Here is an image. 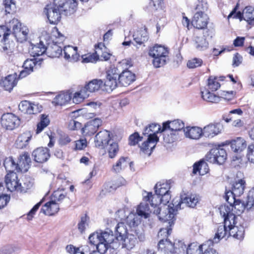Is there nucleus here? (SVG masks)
Instances as JSON below:
<instances>
[{"label":"nucleus","mask_w":254,"mask_h":254,"mask_svg":"<svg viewBox=\"0 0 254 254\" xmlns=\"http://www.w3.org/2000/svg\"><path fill=\"white\" fill-rule=\"evenodd\" d=\"M224 218V224H220L212 242L217 243L220 239L227 237L232 236L241 240L244 237L245 228L242 222L237 221L236 217L230 214L228 217L222 216Z\"/></svg>","instance_id":"1"},{"label":"nucleus","mask_w":254,"mask_h":254,"mask_svg":"<svg viewBox=\"0 0 254 254\" xmlns=\"http://www.w3.org/2000/svg\"><path fill=\"white\" fill-rule=\"evenodd\" d=\"M28 29L26 26H21V23L16 18H13L4 25L0 26V37L2 36V42L4 46L2 47L4 51H7L9 46L6 45V42L10 35L13 36L17 41L22 43L27 39Z\"/></svg>","instance_id":"2"},{"label":"nucleus","mask_w":254,"mask_h":254,"mask_svg":"<svg viewBox=\"0 0 254 254\" xmlns=\"http://www.w3.org/2000/svg\"><path fill=\"white\" fill-rule=\"evenodd\" d=\"M183 204L181 198H175L172 203L168 205L162 207H158L157 210L154 211L158 218L165 222L168 221L170 227L173 223V219L176 214V212L181 208V205Z\"/></svg>","instance_id":"3"},{"label":"nucleus","mask_w":254,"mask_h":254,"mask_svg":"<svg viewBox=\"0 0 254 254\" xmlns=\"http://www.w3.org/2000/svg\"><path fill=\"white\" fill-rule=\"evenodd\" d=\"M158 249L166 254H185L186 245L181 241L176 240L174 243L168 239H161L158 244Z\"/></svg>","instance_id":"4"},{"label":"nucleus","mask_w":254,"mask_h":254,"mask_svg":"<svg viewBox=\"0 0 254 254\" xmlns=\"http://www.w3.org/2000/svg\"><path fill=\"white\" fill-rule=\"evenodd\" d=\"M149 56L153 58L152 64L156 68H159L166 64L169 60V51L167 48L160 45H155L150 48Z\"/></svg>","instance_id":"5"},{"label":"nucleus","mask_w":254,"mask_h":254,"mask_svg":"<svg viewBox=\"0 0 254 254\" xmlns=\"http://www.w3.org/2000/svg\"><path fill=\"white\" fill-rule=\"evenodd\" d=\"M224 142L215 145L206 154L205 160L210 163L223 165L227 159L226 150L222 147Z\"/></svg>","instance_id":"6"},{"label":"nucleus","mask_w":254,"mask_h":254,"mask_svg":"<svg viewBox=\"0 0 254 254\" xmlns=\"http://www.w3.org/2000/svg\"><path fill=\"white\" fill-rule=\"evenodd\" d=\"M245 208H247L246 204H245L240 200L237 199L231 205H222L220 206L219 210L222 216L228 217L230 214H231L236 218L237 221L242 222L243 225V221L239 216V214L244 211Z\"/></svg>","instance_id":"7"},{"label":"nucleus","mask_w":254,"mask_h":254,"mask_svg":"<svg viewBox=\"0 0 254 254\" xmlns=\"http://www.w3.org/2000/svg\"><path fill=\"white\" fill-rule=\"evenodd\" d=\"M116 240L122 241L123 247L130 250L134 247L136 241V238L132 234H127V228L123 222L118 224L116 227Z\"/></svg>","instance_id":"8"},{"label":"nucleus","mask_w":254,"mask_h":254,"mask_svg":"<svg viewBox=\"0 0 254 254\" xmlns=\"http://www.w3.org/2000/svg\"><path fill=\"white\" fill-rule=\"evenodd\" d=\"M120 71L115 66H111L106 72V79L104 82L105 89L107 91H113L118 86L117 77L119 78Z\"/></svg>","instance_id":"9"},{"label":"nucleus","mask_w":254,"mask_h":254,"mask_svg":"<svg viewBox=\"0 0 254 254\" xmlns=\"http://www.w3.org/2000/svg\"><path fill=\"white\" fill-rule=\"evenodd\" d=\"M47 18L51 24H56L60 20L63 14L58 4L54 3V5H47L44 10Z\"/></svg>","instance_id":"10"},{"label":"nucleus","mask_w":254,"mask_h":254,"mask_svg":"<svg viewBox=\"0 0 254 254\" xmlns=\"http://www.w3.org/2000/svg\"><path fill=\"white\" fill-rule=\"evenodd\" d=\"M54 0V3L58 4L63 15H68L76 10L77 2L76 0Z\"/></svg>","instance_id":"11"},{"label":"nucleus","mask_w":254,"mask_h":254,"mask_svg":"<svg viewBox=\"0 0 254 254\" xmlns=\"http://www.w3.org/2000/svg\"><path fill=\"white\" fill-rule=\"evenodd\" d=\"M20 123V119L12 113L4 114L1 116V124L6 129L12 130L18 127Z\"/></svg>","instance_id":"12"},{"label":"nucleus","mask_w":254,"mask_h":254,"mask_svg":"<svg viewBox=\"0 0 254 254\" xmlns=\"http://www.w3.org/2000/svg\"><path fill=\"white\" fill-rule=\"evenodd\" d=\"M42 62L43 59L41 58L38 60L35 58L26 60L23 65L24 69L20 72L19 77L22 78L26 77L33 71V68L35 66L37 65L40 66Z\"/></svg>","instance_id":"13"},{"label":"nucleus","mask_w":254,"mask_h":254,"mask_svg":"<svg viewBox=\"0 0 254 254\" xmlns=\"http://www.w3.org/2000/svg\"><path fill=\"white\" fill-rule=\"evenodd\" d=\"M158 141L157 135H148L147 139L140 146V151L148 156H150Z\"/></svg>","instance_id":"14"},{"label":"nucleus","mask_w":254,"mask_h":254,"mask_svg":"<svg viewBox=\"0 0 254 254\" xmlns=\"http://www.w3.org/2000/svg\"><path fill=\"white\" fill-rule=\"evenodd\" d=\"M94 141L96 147L105 148L107 144L112 142L109 131L104 130L99 132L95 136Z\"/></svg>","instance_id":"15"},{"label":"nucleus","mask_w":254,"mask_h":254,"mask_svg":"<svg viewBox=\"0 0 254 254\" xmlns=\"http://www.w3.org/2000/svg\"><path fill=\"white\" fill-rule=\"evenodd\" d=\"M208 19L206 14L201 12H196L194 14L191 23L196 28L203 29L207 27Z\"/></svg>","instance_id":"16"},{"label":"nucleus","mask_w":254,"mask_h":254,"mask_svg":"<svg viewBox=\"0 0 254 254\" xmlns=\"http://www.w3.org/2000/svg\"><path fill=\"white\" fill-rule=\"evenodd\" d=\"M5 183L7 189L10 191L21 192L20 177L18 176H6Z\"/></svg>","instance_id":"17"},{"label":"nucleus","mask_w":254,"mask_h":254,"mask_svg":"<svg viewBox=\"0 0 254 254\" xmlns=\"http://www.w3.org/2000/svg\"><path fill=\"white\" fill-rule=\"evenodd\" d=\"M32 156L36 162L44 163L47 161L50 156L49 149L46 147L37 148L33 151Z\"/></svg>","instance_id":"18"},{"label":"nucleus","mask_w":254,"mask_h":254,"mask_svg":"<svg viewBox=\"0 0 254 254\" xmlns=\"http://www.w3.org/2000/svg\"><path fill=\"white\" fill-rule=\"evenodd\" d=\"M19 110L24 114H36L40 112L38 106L28 101H22L18 106Z\"/></svg>","instance_id":"19"},{"label":"nucleus","mask_w":254,"mask_h":254,"mask_svg":"<svg viewBox=\"0 0 254 254\" xmlns=\"http://www.w3.org/2000/svg\"><path fill=\"white\" fill-rule=\"evenodd\" d=\"M134 80L135 74L128 70H125L119 76L118 84L122 86H127Z\"/></svg>","instance_id":"20"},{"label":"nucleus","mask_w":254,"mask_h":254,"mask_svg":"<svg viewBox=\"0 0 254 254\" xmlns=\"http://www.w3.org/2000/svg\"><path fill=\"white\" fill-rule=\"evenodd\" d=\"M143 200L145 201H149L152 207L155 208L154 210H157V208L161 205V197L155 193L152 195L151 192H147L144 191L143 194ZM154 214V211H153Z\"/></svg>","instance_id":"21"},{"label":"nucleus","mask_w":254,"mask_h":254,"mask_svg":"<svg viewBox=\"0 0 254 254\" xmlns=\"http://www.w3.org/2000/svg\"><path fill=\"white\" fill-rule=\"evenodd\" d=\"M21 171V173H26L30 167L31 160L29 154L27 152L21 154L18 157L17 163Z\"/></svg>","instance_id":"22"},{"label":"nucleus","mask_w":254,"mask_h":254,"mask_svg":"<svg viewBox=\"0 0 254 254\" xmlns=\"http://www.w3.org/2000/svg\"><path fill=\"white\" fill-rule=\"evenodd\" d=\"M222 126L220 124H209L204 127L203 134L207 137H212L221 132Z\"/></svg>","instance_id":"23"},{"label":"nucleus","mask_w":254,"mask_h":254,"mask_svg":"<svg viewBox=\"0 0 254 254\" xmlns=\"http://www.w3.org/2000/svg\"><path fill=\"white\" fill-rule=\"evenodd\" d=\"M225 145H231L232 150L236 153H240L247 147L246 141L242 137H237L231 141H226Z\"/></svg>","instance_id":"24"},{"label":"nucleus","mask_w":254,"mask_h":254,"mask_svg":"<svg viewBox=\"0 0 254 254\" xmlns=\"http://www.w3.org/2000/svg\"><path fill=\"white\" fill-rule=\"evenodd\" d=\"M169 129L171 131H177L185 129V124L180 120H175L173 121H167L163 124L161 131Z\"/></svg>","instance_id":"25"},{"label":"nucleus","mask_w":254,"mask_h":254,"mask_svg":"<svg viewBox=\"0 0 254 254\" xmlns=\"http://www.w3.org/2000/svg\"><path fill=\"white\" fill-rule=\"evenodd\" d=\"M246 185V182L244 179L237 176L232 182V191L237 196L241 195L244 193Z\"/></svg>","instance_id":"26"},{"label":"nucleus","mask_w":254,"mask_h":254,"mask_svg":"<svg viewBox=\"0 0 254 254\" xmlns=\"http://www.w3.org/2000/svg\"><path fill=\"white\" fill-rule=\"evenodd\" d=\"M17 83V74L14 73V74H9L2 80L0 84L3 89L9 92H10L13 87L15 86Z\"/></svg>","instance_id":"27"},{"label":"nucleus","mask_w":254,"mask_h":254,"mask_svg":"<svg viewBox=\"0 0 254 254\" xmlns=\"http://www.w3.org/2000/svg\"><path fill=\"white\" fill-rule=\"evenodd\" d=\"M63 52L64 58L69 62H76L79 58V55L77 53V48L76 47L65 46L63 50Z\"/></svg>","instance_id":"28"},{"label":"nucleus","mask_w":254,"mask_h":254,"mask_svg":"<svg viewBox=\"0 0 254 254\" xmlns=\"http://www.w3.org/2000/svg\"><path fill=\"white\" fill-rule=\"evenodd\" d=\"M3 165L7 172V175L11 173L16 174L21 173L18 163H15L12 157L5 158L3 162Z\"/></svg>","instance_id":"29"},{"label":"nucleus","mask_w":254,"mask_h":254,"mask_svg":"<svg viewBox=\"0 0 254 254\" xmlns=\"http://www.w3.org/2000/svg\"><path fill=\"white\" fill-rule=\"evenodd\" d=\"M59 205L57 202L50 201L46 203L41 209V212L46 215L52 216L57 213L59 210Z\"/></svg>","instance_id":"30"},{"label":"nucleus","mask_w":254,"mask_h":254,"mask_svg":"<svg viewBox=\"0 0 254 254\" xmlns=\"http://www.w3.org/2000/svg\"><path fill=\"white\" fill-rule=\"evenodd\" d=\"M184 132L187 137L193 139H197L203 134V130L196 127H188L184 129Z\"/></svg>","instance_id":"31"},{"label":"nucleus","mask_w":254,"mask_h":254,"mask_svg":"<svg viewBox=\"0 0 254 254\" xmlns=\"http://www.w3.org/2000/svg\"><path fill=\"white\" fill-rule=\"evenodd\" d=\"M211 244V240H209L205 243L199 246L195 243H192L189 246L188 248H186V252L187 254H201L203 253V249Z\"/></svg>","instance_id":"32"},{"label":"nucleus","mask_w":254,"mask_h":254,"mask_svg":"<svg viewBox=\"0 0 254 254\" xmlns=\"http://www.w3.org/2000/svg\"><path fill=\"white\" fill-rule=\"evenodd\" d=\"M72 98V94L69 91L62 92L54 99L53 103L56 105L63 106L68 102Z\"/></svg>","instance_id":"33"},{"label":"nucleus","mask_w":254,"mask_h":254,"mask_svg":"<svg viewBox=\"0 0 254 254\" xmlns=\"http://www.w3.org/2000/svg\"><path fill=\"white\" fill-rule=\"evenodd\" d=\"M209 169L206 162L203 160L195 163L193 165L192 173L196 174L197 173L199 175H206L209 172Z\"/></svg>","instance_id":"34"},{"label":"nucleus","mask_w":254,"mask_h":254,"mask_svg":"<svg viewBox=\"0 0 254 254\" xmlns=\"http://www.w3.org/2000/svg\"><path fill=\"white\" fill-rule=\"evenodd\" d=\"M133 40L139 45H141L148 39V34L145 28L141 29L135 32L133 35Z\"/></svg>","instance_id":"35"},{"label":"nucleus","mask_w":254,"mask_h":254,"mask_svg":"<svg viewBox=\"0 0 254 254\" xmlns=\"http://www.w3.org/2000/svg\"><path fill=\"white\" fill-rule=\"evenodd\" d=\"M118 182L115 184L112 183H107L104 186V189L102 190V192L105 194L107 193L112 192L114 191L118 187L124 185L126 184V180L120 176Z\"/></svg>","instance_id":"36"},{"label":"nucleus","mask_w":254,"mask_h":254,"mask_svg":"<svg viewBox=\"0 0 254 254\" xmlns=\"http://www.w3.org/2000/svg\"><path fill=\"white\" fill-rule=\"evenodd\" d=\"M181 201L182 203H185L188 206L194 207L198 202L199 197L195 194L189 195L184 194L181 195Z\"/></svg>","instance_id":"37"},{"label":"nucleus","mask_w":254,"mask_h":254,"mask_svg":"<svg viewBox=\"0 0 254 254\" xmlns=\"http://www.w3.org/2000/svg\"><path fill=\"white\" fill-rule=\"evenodd\" d=\"M225 78V76H222L220 77L210 76L208 79L207 86L208 89L211 91H215L220 87V84L219 81H223Z\"/></svg>","instance_id":"38"},{"label":"nucleus","mask_w":254,"mask_h":254,"mask_svg":"<svg viewBox=\"0 0 254 254\" xmlns=\"http://www.w3.org/2000/svg\"><path fill=\"white\" fill-rule=\"evenodd\" d=\"M151 210L149 207L148 204L145 202H142L136 209L137 215L143 218H147L150 216Z\"/></svg>","instance_id":"39"},{"label":"nucleus","mask_w":254,"mask_h":254,"mask_svg":"<svg viewBox=\"0 0 254 254\" xmlns=\"http://www.w3.org/2000/svg\"><path fill=\"white\" fill-rule=\"evenodd\" d=\"M103 82L101 79H95L89 81L83 89H85L87 91V93L93 92L98 90L101 86L103 85Z\"/></svg>","instance_id":"40"},{"label":"nucleus","mask_w":254,"mask_h":254,"mask_svg":"<svg viewBox=\"0 0 254 254\" xmlns=\"http://www.w3.org/2000/svg\"><path fill=\"white\" fill-rule=\"evenodd\" d=\"M172 183L171 180H168L165 183L160 184H157L155 186V193L161 197V195L170 192Z\"/></svg>","instance_id":"41"},{"label":"nucleus","mask_w":254,"mask_h":254,"mask_svg":"<svg viewBox=\"0 0 254 254\" xmlns=\"http://www.w3.org/2000/svg\"><path fill=\"white\" fill-rule=\"evenodd\" d=\"M244 20L251 25L254 26V7L251 6H246L244 9Z\"/></svg>","instance_id":"42"},{"label":"nucleus","mask_w":254,"mask_h":254,"mask_svg":"<svg viewBox=\"0 0 254 254\" xmlns=\"http://www.w3.org/2000/svg\"><path fill=\"white\" fill-rule=\"evenodd\" d=\"M47 50L46 47L44 45L42 41H40L39 44L35 45L32 46L30 51L31 55L34 57H39L42 55Z\"/></svg>","instance_id":"43"},{"label":"nucleus","mask_w":254,"mask_h":254,"mask_svg":"<svg viewBox=\"0 0 254 254\" xmlns=\"http://www.w3.org/2000/svg\"><path fill=\"white\" fill-rule=\"evenodd\" d=\"M195 47L198 51H203L207 49L208 42L204 36H196L194 39Z\"/></svg>","instance_id":"44"},{"label":"nucleus","mask_w":254,"mask_h":254,"mask_svg":"<svg viewBox=\"0 0 254 254\" xmlns=\"http://www.w3.org/2000/svg\"><path fill=\"white\" fill-rule=\"evenodd\" d=\"M127 225L130 228L135 227L141 222L140 219L137 214L130 213L126 218Z\"/></svg>","instance_id":"45"},{"label":"nucleus","mask_w":254,"mask_h":254,"mask_svg":"<svg viewBox=\"0 0 254 254\" xmlns=\"http://www.w3.org/2000/svg\"><path fill=\"white\" fill-rule=\"evenodd\" d=\"M31 136L27 133H23L19 135L15 142V145L17 148H23L25 147L29 140H30Z\"/></svg>","instance_id":"46"},{"label":"nucleus","mask_w":254,"mask_h":254,"mask_svg":"<svg viewBox=\"0 0 254 254\" xmlns=\"http://www.w3.org/2000/svg\"><path fill=\"white\" fill-rule=\"evenodd\" d=\"M100 234L102 241L109 244H112L115 240H116V236H115L113 231L109 229H107L104 232H101Z\"/></svg>","instance_id":"47"},{"label":"nucleus","mask_w":254,"mask_h":254,"mask_svg":"<svg viewBox=\"0 0 254 254\" xmlns=\"http://www.w3.org/2000/svg\"><path fill=\"white\" fill-rule=\"evenodd\" d=\"M89 93H87L85 89H81L80 91L76 92L74 94L72 97V101L74 103L78 104L81 102L83 99L89 96Z\"/></svg>","instance_id":"48"},{"label":"nucleus","mask_w":254,"mask_h":254,"mask_svg":"<svg viewBox=\"0 0 254 254\" xmlns=\"http://www.w3.org/2000/svg\"><path fill=\"white\" fill-rule=\"evenodd\" d=\"M202 99L208 102L217 103L219 101V97L211 93L208 90L201 91Z\"/></svg>","instance_id":"49"},{"label":"nucleus","mask_w":254,"mask_h":254,"mask_svg":"<svg viewBox=\"0 0 254 254\" xmlns=\"http://www.w3.org/2000/svg\"><path fill=\"white\" fill-rule=\"evenodd\" d=\"M105 147L107 150L109 156L111 158H114L119 151V146L118 143L114 142L113 140H112V142L107 144Z\"/></svg>","instance_id":"50"},{"label":"nucleus","mask_w":254,"mask_h":254,"mask_svg":"<svg viewBox=\"0 0 254 254\" xmlns=\"http://www.w3.org/2000/svg\"><path fill=\"white\" fill-rule=\"evenodd\" d=\"M50 123V120L48 116L42 114L41 115L40 122L37 125L36 133L41 132Z\"/></svg>","instance_id":"51"},{"label":"nucleus","mask_w":254,"mask_h":254,"mask_svg":"<svg viewBox=\"0 0 254 254\" xmlns=\"http://www.w3.org/2000/svg\"><path fill=\"white\" fill-rule=\"evenodd\" d=\"M21 192L25 191L32 186V182L28 176H20Z\"/></svg>","instance_id":"52"},{"label":"nucleus","mask_w":254,"mask_h":254,"mask_svg":"<svg viewBox=\"0 0 254 254\" xmlns=\"http://www.w3.org/2000/svg\"><path fill=\"white\" fill-rule=\"evenodd\" d=\"M65 195L64 190H58L54 192L51 199L59 204L65 198Z\"/></svg>","instance_id":"53"},{"label":"nucleus","mask_w":254,"mask_h":254,"mask_svg":"<svg viewBox=\"0 0 254 254\" xmlns=\"http://www.w3.org/2000/svg\"><path fill=\"white\" fill-rule=\"evenodd\" d=\"M3 4L6 13H10L15 11L16 5L14 0H3Z\"/></svg>","instance_id":"54"},{"label":"nucleus","mask_w":254,"mask_h":254,"mask_svg":"<svg viewBox=\"0 0 254 254\" xmlns=\"http://www.w3.org/2000/svg\"><path fill=\"white\" fill-rule=\"evenodd\" d=\"M98 129L89 123H87L84 127L82 128V132L85 135L91 136L94 134Z\"/></svg>","instance_id":"55"},{"label":"nucleus","mask_w":254,"mask_h":254,"mask_svg":"<svg viewBox=\"0 0 254 254\" xmlns=\"http://www.w3.org/2000/svg\"><path fill=\"white\" fill-rule=\"evenodd\" d=\"M100 233L96 232L91 234L89 237V241L91 245L96 246L102 241Z\"/></svg>","instance_id":"56"},{"label":"nucleus","mask_w":254,"mask_h":254,"mask_svg":"<svg viewBox=\"0 0 254 254\" xmlns=\"http://www.w3.org/2000/svg\"><path fill=\"white\" fill-rule=\"evenodd\" d=\"M239 7V4H237L236 6L234 8L233 10L230 12L228 16V18L232 17L233 18L239 19L240 21L244 19V12L242 13L240 11H237Z\"/></svg>","instance_id":"57"},{"label":"nucleus","mask_w":254,"mask_h":254,"mask_svg":"<svg viewBox=\"0 0 254 254\" xmlns=\"http://www.w3.org/2000/svg\"><path fill=\"white\" fill-rule=\"evenodd\" d=\"M202 60L199 58H193L187 63V66L189 68H194L200 66L202 64Z\"/></svg>","instance_id":"58"},{"label":"nucleus","mask_w":254,"mask_h":254,"mask_svg":"<svg viewBox=\"0 0 254 254\" xmlns=\"http://www.w3.org/2000/svg\"><path fill=\"white\" fill-rule=\"evenodd\" d=\"M254 205V187L249 192L246 203L247 209H250Z\"/></svg>","instance_id":"59"},{"label":"nucleus","mask_w":254,"mask_h":254,"mask_svg":"<svg viewBox=\"0 0 254 254\" xmlns=\"http://www.w3.org/2000/svg\"><path fill=\"white\" fill-rule=\"evenodd\" d=\"M208 8L207 3L204 0H197L195 6V10L197 12H201L204 13Z\"/></svg>","instance_id":"60"},{"label":"nucleus","mask_w":254,"mask_h":254,"mask_svg":"<svg viewBox=\"0 0 254 254\" xmlns=\"http://www.w3.org/2000/svg\"><path fill=\"white\" fill-rule=\"evenodd\" d=\"M236 196H238L237 195H235L233 193V191L230 190L226 192L224 197L225 200L229 204V205H231L233 203H235V202L237 200L236 198Z\"/></svg>","instance_id":"61"},{"label":"nucleus","mask_w":254,"mask_h":254,"mask_svg":"<svg viewBox=\"0 0 254 254\" xmlns=\"http://www.w3.org/2000/svg\"><path fill=\"white\" fill-rule=\"evenodd\" d=\"M128 159L127 157H121L117 161L116 164L114 166L113 169L115 171V173H119L122 169V165L126 166L127 164L126 161Z\"/></svg>","instance_id":"62"},{"label":"nucleus","mask_w":254,"mask_h":254,"mask_svg":"<svg viewBox=\"0 0 254 254\" xmlns=\"http://www.w3.org/2000/svg\"><path fill=\"white\" fill-rule=\"evenodd\" d=\"M110 244L102 241L96 246V249L97 250L96 252L103 254L106 252Z\"/></svg>","instance_id":"63"},{"label":"nucleus","mask_w":254,"mask_h":254,"mask_svg":"<svg viewBox=\"0 0 254 254\" xmlns=\"http://www.w3.org/2000/svg\"><path fill=\"white\" fill-rule=\"evenodd\" d=\"M142 137H140L137 132H135L130 135L129 137V144L130 145H135L138 142L142 140Z\"/></svg>","instance_id":"64"}]
</instances>
